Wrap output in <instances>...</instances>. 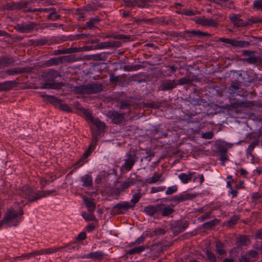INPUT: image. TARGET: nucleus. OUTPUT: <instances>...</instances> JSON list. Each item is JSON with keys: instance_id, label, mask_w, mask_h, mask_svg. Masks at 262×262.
<instances>
[{"instance_id": "obj_1", "label": "nucleus", "mask_w": 262, "mask_h": 262, "mask_svg": "<svg viewBox=\"0 0 262 262\" xmlns=\"http://www.w3.org/2000/svg\"><path fill=\"white\" fill-rule=\"evenodd\" d=\"M22 213V205H17L10 208L6 216L0 221V226L5 224L8 226L17 225L20 221Z\"/></svg>"}, {"instance_id": "obj_62", "label": "nucleus", "mask_w": 262, "mask_h": 262, "mask_svg": "<svg viewBox=\"0 0 262 262\" xmlns=\"http://www.w3.org/2000/svg\"><path fill=\"white\" fill-rule=\"evenodd\" d=\"M97 91L96 90H94L93 91V92H96Z\"/></svg>"}, {"instance_id": "obj_33", "label": "nucleus", "mask_w": 262, "mask_h": 262, "mask_svg": "<svg viewBox=\"0 0 262 262\" xmlns=\"http://www.w3.org/2000/svg\"><path fill=\"white\" fill-rule=\"evenodd\" d=\"M86 237V234L84 232H81L78 235L77 238L79 241L83 240Z\"/></svg>"}, {"instance_id": "obj_39", "label": "nucleus", "mask_w": 262, "mask_h": 262, "mask_svg": "<svg viewBox=\"0 0 262 262\" xmlns=\"http://www.w3.org/2000/svg\"><path fill=\"white\" fill-rule=\"evenodd\" d=\"M256 237L262 239V230L258 231L256 234Z\"/></svg>"}, {"instance_id": "obj_14", "label": "nucleus", "mask_w": 262, "mask_h": 262, "mask_svg": "<svg viewBox=\"0 0 262 262\" xmlns=\"http://www.w3.org/2000/svg\"><path fill=\"white\" fill-rule=\"evenodd\" d=\"M161 176L160 174H155L146 180V182L152 184L156 183L159 181H161V182L163 181V180H161Z\"/></svg>"}, {"instance_id": "obj_43", "label": "nucleus", "mask_w": 262, "mask_h": 262, "mask_svg": "<svg viewBox=\"0 0 262 262\" xmlns=\"http://www.w3.org/2000/svg\"><path fill=\"white\" fill-rule=\"evenodd\" d=\"M130 183L131 182L129 181L125 182L123 183L122 186L124 188H127V187H128L129 186Z\"/></svg>"}, {"instance_id": "obj_53", "label": "nucleus", "mask_w": 262, "mask_h": 262, "mask_svg": "<svg viewBox=\"0 0 262 262\" xmlns=\"http://www.w3.org/2000/svg\"><path fill=\"white\" fill-rule=\"evenodd\" d=\"M92 87L93 88V89H95L97 87V85L96 84H93L92 85Z\"/></svg>"}, {"instance_id": "obj_44", "label": "nucleus", "mask_w": 262, "mask_h": 262, "mask_svg": "<svg viewBox=\"0 0 262 262\" xmlns=\"http://www.w3.org/2000/svg\"><path fill=\"white\" fill-rule=\"evenodd\" d=\"M49 10H51V9H47V8H41V9H39V11H43V12H48Z\"/></svg>"}, {"instance_id": "obj_29", "label": "nucleus", "mask_w": 262, "mask_h": 262, "mask_svg": "<svg viewBox=\"0 0 262 262\" xmlns=\"http://www.w3.org/2000/svg\"><path fill=\"white\" fill-rule=\"evenodd\" d=\"M249 257L255 259L258 256L257 252L255 250H251L249 252L248 254Z\"/></svg>"}, {"instance_id": "obj_9", "label": "nucleus", "mask_w": 262, "mask_h": 262, "mask_svg": "<svg viewBox=\"0 0 262 262\" xmlns=\"http://www.w3.org/2000/svg\"><path fill=\"white\" fill-rule=\"evenodd\" d=\"M194 173V172L193 171H188L187 173H180L178 175V178L182 183L186 184L191 179Z\"/></svg>"}, {"instance_id": "obj_60", "label": "nucleus", "mask_w": 262, "mask_h": 262, "mask_svg": "<svg viewBox=\"0 0 262 262\" xmlns=\"http://www.w3.org/2000/svg\"><path fill=\"white\" fill-rule=\"evenodd\" d=\"M232 193H235V190H233V192H232Z\"/></svg>"}, {"instance_id": "obj_56", "label": "nucleus", "mask_w": 262, "mask_h": 262, "mask_svg": "<svg viewBox=\"0 0 262 262\" xmlns=\"http://www.w3.org/2000/svg\"><path fill=\"white\" fill-rule=\"evenodd\" d=\"M227 186L229 185V182H228L227 183Z\"/></svg>"}, {"instance_id": "obj_2", "label": "nucleus", "mask_w": 262, "mask_h": 262, "mask_svg": "<svg viewBox=\"0 0 262 262\" xmlns=\"http://www.w3.org/2000/svg\"><path fill=\"white\" fill-rule=\"evenodd\" d=\"M23 192L26 198L29 201H33L35 200L39 199L42 197L50 194L53 191H42L40 192L35 193L31 188L28 186H25L23 188Z\"/></svg>"}, {"instance_id": "obj_26", "label": "nucleus", "mask_w": 262, "mask_h": 262, "mask_svg": "<svg viewBox=\"0 0 262 262\" xmlns=\"http://www.w3.org/2000/svg\"><path fill=\"white\" fill-rule=\"evenodd\" d=\"M83 114L84 115L86 118L89 120L90 122L93 121V118L90 114V113L86 110H83Z\"/></svg>"}, {"instance_id": "obj_45", "label": "nucleus", "mask_w": 262, "mask_h": 262, "mask_svg": "<svg viewBox=\"0 0 262 262\" xmlns=\"http://www.w3.org/2000/svg\"><path fill=\"white\" fill-rule=\"evenodd\" d=\"M116 79H118L117 77H114L113 75H111L110 76V80L111 81H115L116 80Z\"/></svg>"}, {"instance_id": "obj_10", "label": "nucleus", "mask_w": 262, "mask_h": 262, "mask_svg": "<svg viewBox=\"0 0 262 262\" xmlns=\"http://www.w3.org/2000/svg\"><path fill=\"white\" fill-rule=\"evenodd\" d=\"M228 44L236 47H246L249 45L248 42L243 40H236L230 39Z\"/></svg>"}, {"instance_id": "obj_37", "label": "nucleus", "mask_w": 262, "mask_h": 262, "mask_svg": "<svg viewBox=\"0 0 262 262\" xmlns=\"http://www.w3.org/2000/svg\"><path fill=\"white\" fill-rule=\"evenodd\" d=\"M198 179H199L200 184L204 182V179L202 174H198Z\"/></svg>"}, {"instance_id": "obj_16", "label": "nucleus", "mask_w": 262, "mask_h": 262, "mask_svg": "<svg viewBox=\"0 0 262 262\" xmlns=\"http://www.w3.org/2000/svg\"><path fill=\"white\" fill-rule=\"evenodd\" d=\"M91 122L94 125H95L99 130H102L104 128L105 124L103 122L100 121L99 120H94L93 119V121Z\"/></svg>"}, {"instance_id": "obj_50", "label": "nucleus", "mask_w": 262, "mask_h": 262, "mask_svg": "<svg viewBox=\"0 0 262 262\" xmlns=\"http://www.w3.org/2000/svg\"><path fill=\"white\" fill-rule=\"evenodd\" d=\"M223 262H233V261L229 259H226Z\"/></svg>"}, {"instance_id": "obj_35", "label": "nucleus", "mask_w": 262, "mask_h": 262, "mask_svg": "<svg viewBox=\"0 0 262 262\" xmlns=\"http://www.w3.org/2000/svg\"><path fill=\"white\" fill-rule=\"evenodd\" d=\"M48 62L49 65H53L57 64L58 62V60L57 59L54 58L49 60Z\"/></svg>"}, {"instance_id": "obj_55", "label": "nucleus", "mask_w": 262, "mask_h": 262, "mask_svg": "<svg viewBox=\"0 0 262 262\" xmlns=\"http://www.w3.org/2000/svg\"><path fill=\"white\" fill-rule=\"evenodd\" d=\"M235 221H236L237 220V218L236 217H234Z\"/></svg>"}, {"instance_id": "obj_42", "label": "nucleus", "mask_w": 262, "mask_h": 262, "mask_svg": "<svg viewBox=\"0 0 262 262\" xmlns=\"http://www.w3.org/2000/svg\"><path fill=\"white\" fill-rule=\"evenodd\" d=\"M191 179H193V182L197 181L198 179V174L197 175L195 174V172L192 175Z\"/></svg>"}, {"instance_id": "obj_8", "label": "nucleus", "mask_w": 262, "mask_h": 262, "mask_svg": "<svg viewBox=\"0 0 262 262\" xmlns=\"http://www.w3.org/2000/svg\"><path fill=\"white\" fill-rule=\"evenodd\" d=\"M107 116L115 123H118L123 119L122 114H119L116 111L108 112Z\"/></svg>"}, {"instance_id": "obj_34", "label": "nucleus", "mask_w": 262, "mask_h": 262, "mask_svg": "<svg viewBox=\"0 0 262 262\" xmlns=\"http://www.w3.org/2000/svg\"><path fill=\"white\" fill-rule=\"evenodd\" d=\"M230 19L232 21L236 22L238 19V16L237 15L232 14L230 16Z\"/></svg>"}, {"instance_id": "obj_12", "label": "nucleus", "mask_w": 262, "mask_h": 262, "mask_svg": "<svg viewBox=\"0 0 262 262\" xmlns=\"http://www.w3.org/2000/svg\"><path fill=\"white\" fill-rule=\"evenodd\" d=\"M147 247L144 246H139L134 248L131 249L127 251V253L129 255L137 254L144 251Z\"/></svg>"}, {"instance_id": "obj_6", "label": "nucleus", "mask_w": 262, "mask_h": 262, "mask_svg": "<svg viewBox=\"0 0 262 262\" xmlns=\"http://www.w3.org/2000/svg\"><path fill=\"white\" fill-rule=\"evenodd\" d=\"M126 159L125 160L124 164L122 166V168L129 170L136 161V156L135 155H131L129 153H126Z\"/></svg>"}, {"instance_id": "obj_59", "label": "nucleus", "mask_w": 262, "mask_h": 262, "mask_svg": "<svg viewBox=\"0 0 262 262\" xmlns=\"http://www.w3.org/2000/svg\"><path fill=\"white\" fill-rule=\"evenodd\" d=\"M232 193H235V190H233V192H232Z\"/></svg>"}, {"instance_id": "obj_49", "label": "nucleus", "mask_w": 262, "mask_h": 262, "mask_svg": "<svg viewBox=\"0 0 262 262\" xmlns=\"http://www.w3.org/2000/svg\"><path fill=\"white\" fill-rule=\"evenodd\" d=\"M221 160L223 161H225L226 160V158L225 156H222L221 157Z\"/></svg>"}, {"instance_id": "obj_58", "label": "nucleus", "mask_w": 262, "mask_h": 262, "mask_svg": "<svg viewBox=\"0 0 262 262\" xmlns=\"http://www.w3.org/2000/svg\"><path fill=\"white\" fill-rule=\"evenodd\" d=\"M58 18V15H56V18L57 19V18Z\"/></svg>"}, {"instance_id": "obj_40", "label": "nucleus", "mask_w": 262, "mask_h": 262, "mask_svg": "<svg viewBox=\"0 0 262 262\" xmlns=\"http://www.w3.org/2000/svg\"><path fill=\"white\" fill-rule=\"evenodd\" d=\"M183 13L186 15H189V16L193 15L194 14V13L193 12H192V11H186L184 12Z\"/></svg>"}, {"instance_id": "obj_19", "label": "nucleus", "mask_w": 262, "mask_h": 262, "mask_svg": "<svg viewBox=\"0 0 262 262\" xmlns=\"http://www.w3.org/2000/svg\"><path fill=\"white\" fill-rule=\"evenodd\" d=\"M81 215L85 221H94L95 220V217L93 214H88L85 211L82 212Z\"/></svg>"}, {"instance_id": "obj_23", "label": "nucleus", "mask_w": 262, "mask_h": 262, "mask_svg": "<svg viewBox=\"0 0 262 262\" xmlns=\"http://www.w3.org/2000/svg\"><path fill=\"white\" fill-rule=\"evenodd\" d=\"M206 253L210 262L216 261V258L214 256V254L212 252L209 250H207Z\"/></svg>"}, {"instance_id": "obj_38", "label": "nucleus", "mask_w": 262, "mask_h": 262, "mask_svg": "<svg viewBox=\"0 0 262 262\" xmlns=\"http://www.w3.org/2000/svg\"><path fill=\"white\" fill-rule=\"evenodd\" d=\"M229 40H230V39L228 38H220L219 39V40H220L222 42H223L227 43H229Z\"/></svg>"}, {"instance_id": "obj_46", "label": "nucleus", "mask_w": 262, "mask_h": 262, "mask_svg": "<svg viewBox=\"0 0 262 262\" xmlns=\"http://www.w3.org/2000/svg\"><path fill=\"white\" fill-rule=\"evenodd\" d=\"M241 172L242 174H246L247 173L246 170L244 169H241Z\"/></svg>"}, {"instance_id": "obj_51", "label": "nucleus", "mask_w": 262, "mask_h": 262, "mask_svg": "<svg viewBox=\"0 0 262 262\" xmlns=\"http://www.w3.org/2000/svg\"><path fill=\"white\" fill-rule=\"evenodd\" d=\"M253 148V146L252 144H250L249 147H248V149H252Z\"/></svg>"}, {"instance_id": "obj_47", "label": "nucleus", "mask_w": 262, "mask_h": 262, "mask_svg": "<svg viewBox=\"0 0 262 262\" xmlns=\"http://www.w3.org/2000/svg\"><path fill=\"white\" fill-rule=\"evenodd\" d=\"M55 14V13L54 11H52V12L50 13V15H49V18H51L53 15Z\"/></svg>"}, {"instance_id": "obj_4", "label": "nucleus", "mask_w": 262, "mask_h": 262, "mask_svg": "<svg viewBox=\"0 0 262 262\" xmlns=\"http://www.w3.org/2000/svg\"><path fill=\"white\" fill-rule=\"evenodd\" d=\"M165 233V231L163 229H159L154 231L152 232L146 231L140 236L138 238L136 239V241L134 242H131L129 244V246H133L135 244L140 245L144 242L145 238L148 236H152L154 235H156L158 234H163Z\"/></svg>"}, {"instance_id": "obj_31", "label": "nucleus", "mask_w": 262, "mask_h": 262, "mask_svg": "<svg viewBox=\"0 0 262 262\" xmlns=\"http://www.w3.org/2000/svg\"><path fill=\"white\" fill-rule=\"evenodd\" d=\"M213 134L211 132H208L205 134H203L202 137L205 139H211L212 138Z\"/></svg>"}, {"instance_id": "obj_25", "label": "nucleus", "mask_w": 262, "mask_h": 262, "mask_svg": "<svg viewBox=\"0 0 262 262\" xmlns=\"http://www.w3.org/2000/svg\"><path fill=\"white\" fill-rule=\"evenodd\" d=\"M253 7L256 9H262V0H258L253 3Z\"/></svg>"}, {"instance_id": "obj_61", "label": "nucleus", "mask_w": 262, "mask_h": 262, "mask_svg": "<svg viewBox=\"0 0 262 262\" xmlns=\"http://www.w3.org/2000/svg\"><path fill=\"white\" fill-rule=\"evenodd\" d=\"M232 193H235V190H233V192H232Z\"/></svg>"}, {"instance_id": "obj_24", "label": "nucleus", "mask_w": 262, "mask_h": 262, "mask_svg": "<svg viewBox=\"0 0 262 262\" xmlns=\"http://www.w3.org/2000/svg\"><path fill=\"white\" fill-rule=\"evenodd\" d=\"M166 188L165 186H158V187H153L151 188L150 192L151 193H156L160 191H164Z\"/></svg>"}, {"instance_id": "obj_22", "label": "nucleus", "mask_w": 262, "mask_h": 262, "mask_svg": "<svg viewBox=\"0 0 262 262\" xmlns=\"http://www.w3.org/2000/svg\"><path fill=\"white\" fill-rule=\"evenodd\" d=\"M173 212V209L170 207H165L163 209L162 214L163 216H167Z\"/></svg>"}, {"instance_id": "obj_27", "label": "nucleus", "mask_w": 262, "mask_h": 262, "mask_svg": "<svg viewBox=\"0 0 262 262\" xmlns=\"http://www.w3.org/2000/svg\"><path fill=\"white\" fill-rule=\"evenodd\" d=\"M141 195L140 193H136L133 195V198L131 199V202L133 203L134 204H136L138 202L140 198H141Z\"/></svg>"}, {"instance_id": "obj_57", "label": "nucleus", "mask_w": 262, "mask_h": 262, "mask_svg": "<svg viewBox=\"0 0 262 262\" xmlns=\"http://www.w3.org/2000/svg\"><path fill=\"white\" fill-rule=\"evenodd\" d=\"M233 220V219H231V220L229 221V222H232Z\"/></svg>"}, {"instance_id": "obj_41", "label": "nucleus", "mask_w": 262, "mask_h": 262, "mask_svg": "<svg viewBox=\"0 0 262 262\" xmlns=\"http://www.w3.org/2000/svg\"><path fill=\"white\" fill-rule=\"evenodd\" d=\"M239 262H249V259L245 256H242L239 260Z\"/></svg>"}, {"instance_id": "obj_3", "label": "nucleus", "mask_w": 262, "mask_h": 262, "mask_svg": "<svg viewBox=\"0 0 262 262\" xmlns=\"http://www.w3.org/2000/svg\"><path fill=\"white\" fill-rule=\"evenodd\" d=\"M98 140V137L93 132L92 133V143L89 146V149L85 151L82 157L77 162V164L78 167L83 165L85 162V160L88 156H89L92 151L95 148L96 143Z\"/></svg>"}, {"instance_id": "obj_5", "label": "nucleus", "mask_w": 262, "mask_h": 262, "mask_svg": "<svg viewBox=\"0 0 262 262\" xmlns=\"http://www.w3.org/2000/svg\"><path fill=\"white\" fill-rule=\"evenodd\" d=\"M195 21L196 24L204 27H215L217 25L216 21L212 18H198Z\"/></svg>"}, {"instance_id": "obj_11", "label": "nucleus", "mask_w": 262, "mask_h": 262, "mask_svg": "<svg viewBox=\"0 0 262 262\" xmlns=\"http://www.w3.org/2000/svg\"><path fill=\"white\" fill-rule=\"evenodd\" d=\"M83 199L86 207L88 208V210L90 212L94 211L95 209V205L94 202L91 199L87 197H84Z\"/></svg>"}, {"instance_id": "obj_20", "label": "nucleus", "mask_w": 262, "mask_h": 262, "mask_svg": "<svg viewBox=\"0 0 262 262\" xmlns=\"http://www.w3.org/2000/svg\"><path fill=\"white\" fill-rule=\"evenodd\" d=\"M117 206L119 208H122L125 210H127L133 207L130 205V203L127 202H124L120 204H118Z\"/></svg>"}, {"instance_id": "obj_15", "label": "nucleus", "mask_w": 262, "mask_h": 262, "mask_svg": "<svg viewBox=\"0 0 262 262\" xmlns=\"http://www.w3.org/2000/svg\"><path fill=\"white\" fill-rule=\"evenodd\" d=\"M103 256L102 252L100 251H95L94 252H91L89 253L86 257L90 258H96V259H101Z\"/></svg>"}, {"instance_id": "obj_17", "label": "nucleus", "mask_w": 262, "mask_h": 262, "mask_svg": "<svg viewBox=\"0 0 262 262\" xmlns=\"http://www.w3.org/2000/svg\"><path fill=\"white\" fill-rule=\"evenodd\" d=\"M216 251L220 255H223L225 251L224 249L223 244L221 243H217L216 244Z\"/></svg>"}, {"instance_id": "obj_7", "label": "nucleus", "mask_w": 262, "mask_h": 262, "mask_svg": "<svg viewBox=\"0 0 262 262\" xmlns=\"http://www.w3.org/2000/svg\"><path fill=\"white\" fill-rule=\"evenodd\" d=\"M126 5L129 7L143 8L146 6V0H128L126 2Z\"/></svg>"}, {"instance_id": "obj_30", "label": "nucleus", "mask_w": 262, "mask_h": 262, "mask_svg": "<svg viewBox=\"0 0 262 262\" xmlns=\"http://www.w3.org/2000/svg\"><path fill=\"white\" fill-rule=\"evenodd\" d=\"M241 239L242 242V244L244 245H247L249 244L250 242L249 239L246 236H242L241 237Z\"/></svg>"}, {"instance_id": "obj_54", "label": "nucleus", "mask_w": 262, "mask_h": 262, "mask_svg": "<svg viewBox=\"0 0 262 262\" xmlns=\"http://www.w3.org/2000/svg\"><path fill=\"white\" fill-rule=\"evenodd\" d=\"M173 88V85H170V86H167V88H168V89H171V88Z\"/></svg>"}, {"instance_id": "obj_32", "label": "nucleus", "mask_w": 262, "mask_h": 262, "mask_svg": "<svg viewBox=\"0 0 262 262\" xmlns=\"http://www.w3.org/2000/svg\"><path fill=\"white\" fill-rule=\"evenodd\" d=\"M60 106L61 110L65 111L66 112H70L71 111L70 107L66 104H62L60 105Z\"/></svg>"}, {"instance_id": "obj_52", "label": "nucleus", "mask_w": 262, "mask_h": 262, "mask_svg": "<svg viewBox=\"0 0 262 262\" xmlns=\"http://www.w3.org/2000/svg\"><path fill=\"white\" fill-rule=\"evenodd\" d=\"M170 69L172 71H174L176 70V69L174 67L172 66L170 67Z\"/></svg>"}, {"instance_id": "obj_18", "label": "nucleus", "mask_w": 262, "mask_h": 262, "mask_svg": "<svg viewBox=\"0 0 262 262\" xmlns=\"http://www.w3.org/2000/svg\"><path fill=\"white\" fill-rule=\"evenodd\" d=\"M157 207H154V206H149L145 208V212L149 214V215H152L156 213L157 211Z\"/></svg>"}, {"instance_id": "obj_48", "label": "nucleus", "mask_w": 262, "mask_h": 262, "mask_svg": "<svg viewBox=\"0 0 262 262\" xmlns=\"http://www.w3.org/2000/svg\"><path fill=\"white\" fill-rule=\"evenodd\" d=\"M95 21V20H91L89 22H88L87 24H88V25H90L93 24Z\"/></svg>"}, {"instance_id": "obj_13", "label": "nucleus", "mask_w": 262, "mask_h": 262, "mask_svg": "<svg viewBox=\"0 0 262 262\" xmlns=\"http://www.w3.org/2000/svg\"><path fill=\"white\" fill-rule=\"evenodd\" d=\"M81 181L83 183V186H90L92 183V178L90 176L86 174L81 178Z\"/></svg>"}, {"instance_id": "obj_21", "label": "nucleus", "mask_w": 262, "mask_h": 262, "mask_svg": "<svg viewBox=\"0 0 262 262\" xmlns=\"http://www.w3.org/2000/svg\"><path fill=\"white\" fill-rule=\"evenodd\" d=\"M177 191V188L176 186H171L167 188V190L165 191L166 195H170Z\"/></svg>"}, {"instance_id": "obj_28", "label": "nucleus", "mask_w": 262, "mask_h": 262, "mask_svg": "<svg viewBox=\"0 0 262 262\" xmlns=\"http://www.w3.org/2000/svg\"><path fill=\"white\" fill-rule=\"evenodd\" d=\"M191 33L194 34V35L195 36H199V37H201V36H205V35H207V33H204V32H202L199 30H196V31H191L190 32Z\"/></svg>"}, {"instance_id": "obj_36", "label": "nucleus", "mask_w": 262, "mask_h": 262, "mask_svg": "<svg viewBox=\"0 0 262 262\" xmlns=\"http://www.w3.org/2000/svg\"><path fill=\"white\" fill-rule=\"evenodd\" d=\"M95 228V226L94 224H91L88 225L86 229L89 232H91Z\"/></svg>"}]
</instances>
